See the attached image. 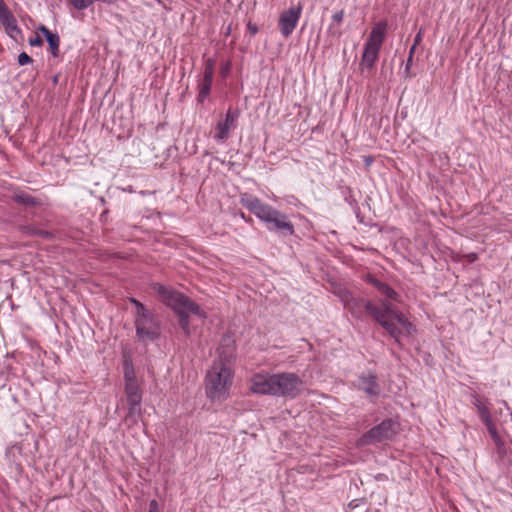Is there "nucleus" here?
<instances>
[{
    "label": "nucleus",
    "mask_w": 512,
    "mask_h": 512,
    "mask_svg": "<svg viewBox=\"0 0 512 512\" xmlns=\"http://www.w3.org/2000/svg\"><path fill=\"white\" fill-rule=\"evenodd\" d=\"M366 281L384 297L379 305L371 301L365 303V309L370 316L398 343L402 337L413 335L416 331L414 325L404 313L394 307V303L400 302L398 293L372 275H367Z\"/></svg>",
    "instance_id": "1"
},
{
    "label": "nucleus",
    "mask_w": 512,
    "mask_h": 512,
    "mask_svg": "<svg viewBox=\"0 0 512 512\" xmlns=\"http://www.w3.org/2000/svg\"><path fill=\"white\" fill-rule=\"evenodd\" d=\"M235 347L230 337L224 338L217 351V357L206 373L205 388L212 400L225 399L234 377Z\"/></svg>",
    "instance_id": "2"
},
{
    "label": "nucleus",
    "mask_w": 512,
    "mask_h": 512,
    "mask_svg": "<svg viewBox=\"0 0 512 512\" xmlns=\"http://www.w3.org/2000/svg\"><path fill=\"white\" fill-rule=\"evenodd\" d=\"M240 203L260 221L264 222L268 230L276 231L285 236H292L294 234V225L289 217L271 205L247 193L241 195Z\"/></svg>",
    "instance_id": "3"
},
{
    "label": "nucleus",
    "mask_w": 512,
    "mask_h": 512,
    "mask_svg": "<svg viewBox=\"0 0 512 512\" xmlns=\"http://www.w3.org/2000/svg\"><path fill=\"white\" fill-rule=\"evenodd\" d=\"M153 290L159 295L161 301L170 307L179 318V325L185 335H190L189 314L205 318V313L200 309L199 305L191 301L188 297L162 284L156 283L152 286Z\"/></svg>",
    "instance_id": "4"
},
{
    "label": "nucleus",
    "mask_w": 512,
    "mask_h": 512,
    "mask_svg": "<svg viewBox=\"0 0 512 512\" xmlns=\"http://www.w3.org/2000/svg\"><path fill=\"white\" fill-rule=\"evenodd\" d=\"M125 395L128 405L127 419L137 422L141 415L142 393L132 364L124 360Z\"/></svg>",
    "instance_id": "5"
},
{
    "label": "nucleus",
    "mask_w": 512,
    "mask_h": 512,
    "mask_svg": "<svg viewBox=\"0 0 512 512\" xmlns=\"http://www.w3.org/2000/svg\"><path fill=\"white\" fill-rule=\"evenodd\" d=\"M130 302L135 306L137 336L142 340L156 339L160 335V323L154 313L134 298H130Z\"/></svg>",
    "instance_id": "6"
},
{
    "label": "nucleus",
    "mask_w": 512,
    "mask_h": 512,
    "mask_svg": "<svg viewBox=\"0 0 512 512\" xmlns=\"http://www.w3.org/2000/svg\"><path fill=\"white\" fill-rule=\"evenodd\" d=\"M386 34V24L378 23L371 30L369 37L364 45L361 65L372 68L378 59L380 48L383 44Z\"/></svg>",
    "instance_id": "7"
},
{
    "label": "nucleus",
    "mask_w": 512,
    "mask_h": 512,
    "mask_svg": "<svg viewBox=\"0 0 512 512\" xmlns=\"http://www.w3.org/2000/svg\"><path fill=\"white\" fill-rule=\"evenodd\" d=\"M303 380L295 373H275V396L294 399L304 391Z\"/></svg>",
    "instance_id": "8"
},
{
    "label": "nucleus",
    "mask_w": 512,
    "mask_h": 512,
    "mask_svg": "<svg viewBox=\"0 0 512 512\" xmlns=\"http://www.w3.org/2000/svg\"><path fill=\"white\" fill-rule=\"evenodd\" d=\"M398 425L393 420H384L379 425L373 427L366 434H364L358 441L360 445H370L377 442H382L391 439L396 431Z\"/></svg>",
    "instance_id": "9"
},
{
    "label": "nucleus",
    "mask_w": 512,
    "mask_h": 512,
    "mask_svg": "<svg viewBox=\"0 0 512 512\" xmlns=\"http://www.w3.org/2000/svg\"><path fill=\"white\" fill-rule=\"evenodd\" d=\"M472 404L475 406L481 420L485 424L491 438L499 450H501L503 442L497 432L496 426L492 420L490 409L477 394L472 395Z\"/></svg>",
    "instance_id": "10"
},
{
    "label": "nucleus",
    "mask_w": 512,
    "mask_h": 512,
    "mask_svg": "<svg viewBox=\"0 0 512 512\" xmlns=\"http://www.w3.org/2000/svg\"><path fill=\"white\" fill-rule=\"evenodd\" d=\"M250 390L255 394L275 396V374H254L250 379Z\"/></svg>",
    "instance_id": "11"
},
{
    "label": "nucleus",
    "mask_w": 512,
    "mask_h": 512,
    "mask_svg": "<svg viewBox=\"0 0 512 512\" xmlns=\"http://www.w3.org/2000/svg\"><path fill=\"white\" fill-rule=\"evenodd\" d=\"M302 12V6L299 4L296 7L284 11L279 18V29L284 37H289L297 26Z\"/></svg>",
    "instance_id": "12"
},
{
    "label": "nucleus",
    "mask_w": 512,
    "mask_h": 512,
    "mask_svg": "<svg viewBox=\"0 0 512 512\" xmlns=\"http://www.w3.org/2000/svg\"><path fill=\"white\" fill-rule=\"evenodd\" d=\"M237 118L238 113L229 109L226 112L225 118L217 123L214 138L218 142H222L229 137L230 131L235 128Z\"/></svg>",
    "instance_id": "13"
},
{
    "label": "nucleus",
    "mask_w": 512,
    "mask_h": 512,
    "mask_svg": "<svg viewBox=\"0 0 512 512\" xmlns=\"http://www.w3.org/2000/svg\"><path fill=\"white\" fill-rule=\"evenodd\" d=\"M0 23L4 26L10 37L15 39L21 34V29L17 24V20L8 7H5L0 11Z\"/></svg>",
    "instance_id": "14"
},
{
    "label": "nucleus",
    "mask_w": 512,
    "mask_h": 512,
    "mask_svg": "<svg viewBox=\"0 0 512 512\" xmlns=\"http://www.w3.org/2000/svg\"><path fill=\"white\" fill-rule=\"evenodd\" d=\"M213 75H214L213 64L211 62H208L204 69L203 79L199 83V94H198L199 102H204V100L209 96L211 86H212V81H213Z\"/></svg>",
    "instance_id": "15"
},
{
    "label": "nucleus",
    "mask_w": 512,
    "mask_h": 512,
    "mask_svg": "<svg viewBox=\"0 0 512 512\" xmlns=\"http://www.w3.org/2000/svg\"><path fill=\"white\" fill-rule=\"evenodd\" d=\"M358 387L368 395H377L380 392L376 383V377L371 374L359 377Z\"/></svg>",
    "instance_id": "16"
},
{
    "label": "nucleus",
    "mask_w": 512,
    "mask_h": 512,
    "mask_svg": "<svg viewBox=\"0 0 512 512\" xmlns=\"http://www.w3.org/2000/svg\"><path fill=\"white\" fill-rule=\"evenodd\" d=\"M39 31L44 34L49 44L51 54L56 57L59 53L60 38L57 33L51 32L46 26L41 25Z\"/></svg>",
    "instance_id": "17"
},
{
    "label": "nucleus",
    "mask_w": 512,
    "mask_h": 512,
    "mask_svg": "<svg viewBox=\"0 0 512 512\" xmlns=\"http://www.w3.org/2000/svg\"><path fill=\"white\" fill-rule=\"evenodd\" d=\"M12 199L18 204H22L29 207H34L41 204V201L38 198H35L30 194L24 192L15 193L12 196Z\"/></svg>",
    "instance_id": "18"
},
{
    "label": "nucleus",
    "mask_w": 512,
    "mask_h": 512,
    "mask_svg": "<svg viewBox=\"0 0 512 512\" xmlns=\"http://www.w3.org/2000/svg\"><path fill=\"white\" fill-rule=\"evenodd\" d=\"M344 15V10H339L332 15V23L328 27L329 34L337 38L341 36L342 33L338 26L342 23Z\"/></svg>",
    "instance_id": "19"
},
{
    "label": "nucleus",
    "mask_w": 512,
    "mask_h": 512,
    "mask_svg": "<svg viewBox=\"0 0 512 512\" xmlns=\"http://www.w3.org/2000/svg\"><path fill=\"white\" fill-rule=\"evenodd\" d=\"M341 300L345 307L353 314L356 315V300L347 291H344L341 295Z\"/></svg>",
    "instance_id": "20"
},
{
    "label": "nucleus",
    "mask_w": 512,
    "mask_h": 512,
    "mask_svg": "<svg viewBox=\"0 0 512 512\" xmlns=\"http://www.w3.org/2000/svg\"><path fill=\"white\" fill-rule=\"evenodd\" d=\"M70 4L74 6V8L78 10H83L91 5L94 0H68Z\"/></svg>",
    "instance_id": "21"
},
{
    "label": "nucleus",
    "mask_w": 512,
    "mask_h": 512,
    "mask_svg": "<svg viewBox=\"0 0 512 512\" xmlns=\"http://www.w3.org/2000/svg\"><path fill=\"white\" fill-rule=\"evenodd\" d=\"M33 59L25 52H22L18 56V64L23 66L31 63Z\"/></svg>",
    "instance_id": "22"
},
{
    "label": "nucleus",
    "mask_w": 512,
    "mask_h": 512,
    "mask_svg": "<svg viewBox=\"0 0 512 512\" xmlns=\"http://www.w3.org/2000/svg\"><path fill=\"white\" fill-rule=\"evenodd\" d=\"M148 512H160L159 504L156 500H151L149 503V511Z\"/></svg>",
    "instance_id": "23"
},
{
    "label": "nucleus",
    "mask_w": 512,
    "mask_h": 512,
    "mask_svg": "<svg viewBox=\"0 0 512 512\" xmlns=\"http://www.w3.org/2000/svg\"><path fill=\"white\" fill-rule=\"evenodd\" d=\"M29 44L31 46H41L43 44V40L39 36H36L35 38H31L29 40Z\"/></svg>",
    "instance_id": "24"
},
{
    "label": "nucleus",
    "mask_w": 512,
    "mask_h": 512,
    "mask_svg": "<svg viewBox=\"0 0 512 512\" xmlns=\"http://www.w3.org/2000/svg\"><path fill=\"white\" fill-rule=\"evenodd\" d=\"M33 233L37 234V235H43L45 237H48L50 235L48 232H44V231H41V230H33Z\"/></svg>",
    "instance_id": "25"
},
{
    "label": "nucleus",
    "mask_w": 512,
    "mask_h": 512,
    "mask_svg": "<svg viewBox=\"0 0 512 512\" xmlns=\"http://www.w3.org/2000/svg\"><path fill=\"white\" fill-rule=\"evenodd\" d=\"M411 65H412V57H411V55H409V58H408L407 63H406L405 70L409 71Z\"/></svg>",
    "instance_id": "26"
},
{
    "label": "nucleus",
    "mask_w": 512,
    "mask_h": 512,
    "mask_svg": "<svg viewBox=\"0 0 512 512\" xmlns=\"http://www.w3.org/2000/svg\"><path fill=\"white\" fill-rule=\"evenodd\" d=\"M421 41V33H418L415 37L414 45H417Z\"/></svg>",
    "instance_id": "27"
},
{
    "label": "nucleus",
    "mask_w": 512,
    "mask_h": 512,
    "mask_svg": "<svg viewBox=\"0 0 512 512\" xmlns=\"http://www.w3.org/2000/svg\"><path fill=\"white\" fill-rule=\"evenodd\" d=\"M6 6L5 2L3 0H0V11L4 9Z\"/></svg>",
    "instance_id": "28"
},
{
    "label": "nucleus",
    "mask_w": 512,
    "mask_h": 512,
    "mask_svg": "<svg viewBox=\"0 0 512 512\" xmlns=\"http://www.w3.org/2000/svg\"><path fill=\"white\" fill-rule=\"evenodd\" d=\"M415 46H416V45H413V46L411 47L409 55H411V56L413 55L414 50H415Z\"/></svg>",
    "instance_id": "29"
}]
</instances>
